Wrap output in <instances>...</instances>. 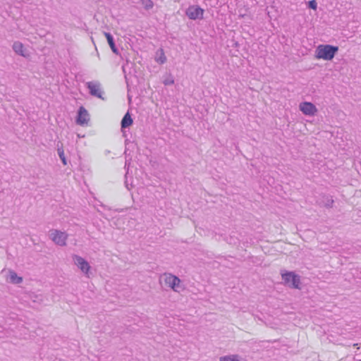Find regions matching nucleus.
I'll return each instance as SVG.
<instances>
[{
    "instance_id": "obj_19",
    "label": "nucleus",
    "mask_w": 361,
    "mask_h": 361,
    "mask_svg": "<svg viewBox=\"0 0 361 361\" xmlns=\"http://www.w3.org/2000/svg\"><path fill=\"white\" fill-rule=\"evenodd\" d=\"M91 93L94 95H97V96H99L98 93L99 92H96V91H94V92H91Z\"/></svg>"
},
{
    "instance_id": "obj_1",
    "label": "nucleus",
    "mask_w": 361,
    "mask_h": 361,
    "mask_svg": "<svg viewBox=\"0 0 361 361\" xmlns=\"http://www.w3.org/2000/svg\"><path fill=\"white\" fill-rule=\"evenodd\" d=\"M338 50V47L329 44L319 45L315 51V57L318 59L331 60Z\"/></svg>"
},
{
    "instance_id": "obj_2",
    "label": "nucleus",
    "mask_w": 361,
    "mask_h": 361,
    "mask_svg": "<svg viewBox=\"0 0 361 361\" xmlns=\"http://www.w3.org/2000/svg\"><path fill=\"white\" fill-rule=\"evenodd\" d=\"M284 283L294 288L300 289V276L292 271H286L281 274Z\"/></svg>"
},
{
    "instance_id": "obj_12",
    "label": "nucleus",
    "mask_w": 361,
    "mask_h": 361,
    "mask_svg": "<svg viewBox=\"0 0 361 361\" xmlns=\"http://www.w3.org/2000/svg\"><path fill=\"white\" fill-rule=\"evenodd\" d=\"M133 123V119L131 118L130 114L127 113L123 118L121 121V127L122 128H128Z\"/></svg>"
},
{
    "instance_id": "obj_3",
    "label": "nucleus",
    "mask_w": 361,
    "mask_h": 361,
    "mask_svg": "<svg viewBox=\"0 0 361 361\" xmlns=\"http://www.w3.org/2000/svg\"><path fill=\"white\" fill-rule=\"evenodd\" d=\"M204 10L197 6H189L186 10L187 16L192 20L202 19Z\"/></svg>"
},
{
    "instance_id": "obj_15",
    "label": "nucleus",
    "mask_w": 361,
    "mask_h": 361,
    "mask_svg": "<svg viewBox=\"0 0 361 361\" xmlns=\"http://www.w3.org/2000/svg\"><path fill=\"white\" fill-rule=\"evenodd\" d=\"M142 4L147 10L151 9L154 6V4L151 0H142Z\"/></svg>"
},
{
    "instance_id": "obj_13",
    "label": "nucleus",
    "mask_w": 361,
    "mask_h": 361,
    "mask_svg": "<svg viewBox=\"0 0 361 361\" xmlns=\"http://www.w3.org/2000/svg\"><path fill=\"white\" fill-rule=\"evenodd\" d=\"M87 87L90 90H99L101 87V84L98 81H92L87 83Z\"/></svg>"
},
{
    "instance_id": "obj_4",
    "label": "nucleus",
    "mask_w": 361,
    "mask_h": 361,
    "mask_svg": "<svg viewBox=\"0 0 361 361\" xmlns=\"http://www.w3.org/2000/svg\"><path fill=\"white\" fill-rule=\"evenodd\" d=\"M90 121V114L88 111L83 107L80 106L78 112V116L76 118L77 124L80 126L87 125Z\"/></svg>"
},
{
    "instance_id": "obj_18",
    "label": "nucleus",
    "mask_w": 361,
    "mask_h": 361,
    "mask_svg": "<svg viewBox=\"0 0 361 361\" xmlns=\"http://www.w3.org/2000/svg\"><path fill=\"white\" fill-rule=\"evenodd\" d=\"M173 82H174V81H173V79L171 77H170V78H167V79L164 80V83L165 85H171V84H173Z\"/></svg>"
},
{
    "instance_id": "obj_6",
    "label": "nucleus",
    "mask_w": 361,
    "mask_h": 361,
    "mask_svg": "<svg viewBox=\"0 0 361 361\" xmlns=\"http://www.w3.org/2000/svg\"><path fill=\"white\" fill-rule=\"evenodd\" d=\"M300 110L307 116H314L317 109L316 106L311 102H302L299 106Z\"/></svg>"
},
{
    "instance_id": "obj_7",
    "label": "nucleus",
    "mask_w": 361,
    "mask_h": 361,
    "mask_svg": "<svg viewBox=\"0 0 361 361\" xmlns=\"http://www.w3.org/2000/svg\"><path fill=\"white\" fill-rule=\"evenodd\" d=\"M51 237L52 240L59 245H64L66 244L67 235L63 232L53 231L51 233Z\"/></svg>"
},
{
    "instance_id": "obj_16",
    "label": "nucleus",
    "mask_w": 361,
    "mask_h": 361,
    "mask_svg": "<svg viewBox=\"0 0 361 361\" xmlns=\"http://www.w3.org/2000/svg\"><path fill=\"white\" fill-rule=\"evenodd\" d=\"M309 7L312 9L316 10L317 8V4L315 0H312L308 2Z\"/></svg>"
},
{
    "instance_id": "obj_17",
    "label": "nucleus",
    "mask_w": 361,
    "mask_h": 361,
    "mask_svg": "<svg viewBox=\"0 0 361 361\" xmlns=\"http://www.w3.org/2000/svg\"><path fill=\"white\" fill-rule=\"evenodd\" d=\"M59 157H60L61 159L62 160L63 164H66V158H65V156H64L63 150V149H59Z\"/></svg>"
},
{
    "instance_id": "obj_8",
    "label": "nucleus",
    "mask_w": 361,
    "mask_h": 361,
    "mask_svg": "<svg viewBox=\"0 0 361 361\" xmlns=\"http://www.w3.org/2000/svg\"><path fill=\"white\" fill-rule=\"evenodd\" d=\"M75 262L82 271L86 273L88 272L90 269V266L83 258L76 256L75 257Z\"/></svg>"
},
{
    "instance_id": "obj_5",
    "label": "nucleus",
    "mask_w": 361,
    "mask_h": 361,
    "mask_svg": "<svg viewBox=\"0 0 361 361\" xmlns=\"http://www.w3.org/2000/svg\"><path fill=\"white\" fill-rule=\"evenodd\" d=\"M163 279L165 283L169 285L173 290H178L177 288L180 283V280L178 277L170 274H165L163 276Z\"/></svg>"
},
{
    "instance_id": "obj_11",
    "label": "nucleus",
    "mask_w": 361,
    "mask_h": 361,
    "mask_svg": "<svg viewBox=\"0 0 361 361\" xmlns=\"http://www.w3.org/2000/svg\"><path fill=\"white\" fill-rule=\"evenodd\" d=\"M104 35L106 37L108 44H109L112 51L115 54H118V51L115 45L112 35L110 33L106 32H104Z\"/></svg>"
},
{
    "instance_id": "obj_10",
    "label": "nucleus",
    "mask_w": 361,
    "mask_h": 361,
    "mask_svg": "<svg viewBox=\"0 0 361 361\" xmlns=\"http://www.w3.org/2000/svg\"><path fill=\"white\" fill-rule=\"evenodd\" d=\"M154 60L160 64H163L166 61V57L163 49L161 48L157 51Z\"/></svg>"
},
{
    "instance_id": "obj_14",
    "label": "nucleus",
    "mask_w": 361,
    "mask_h": 361,
    "mask_svg": "<svg viewBox=\"0 0 361 361\" xmlns=\"http://www.w3.org/2000/svg\"><path fill=\"white\" fill-rule=\"evenodd\" d=\"M11 281L15 283H20L22 281V278L17 276L15 272L10 273Z\"/></svg>"
},
{
    "instance_id": "obj_9",
    "label": "nucleus",
    "mask_w": 361,
    "mask_h": 361,
    "mask_svg": "<svg viewBox=\"0 0 361 361\" xmlns=\"http://www.w3.org/2000/svg\"><path fill=\"white\" fill-rule=\"evenodd\" d=\"M13 49L17 54H19L24 57H26L27 56L24 49L23 44L20 42H16L13 43Z\"/></svg>"
}]
</instances>
